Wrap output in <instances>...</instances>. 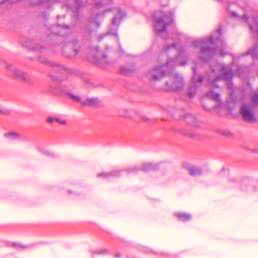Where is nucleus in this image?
Listing matches in <instances>:
<instances>
[{"label": "nucleus", "mask_w": 258, "mask_h": 258, "mask_svg": "<svg viewBox=\"0 0 258 258\" xmlns=\"http://www.w3.org/2000/svg\"><path fill=\"white\" fill-rule=\"evenodd\" d=\"M68 95L69 98L73 101L82 104L83 99L79 95L73 93H68Z\"/></svg>", "instance_id": "nucleus-7"}, {"label": "nucleus", "mask_w": 258, "mask_h": 258, "mask_svg": "<svg viewBox=\"0 0 258 258\" xmlns=\"http://www.w3.org/2000/svg\"><path fill=\"white\" fill-rule=\"evenodd\" d=\"M155 27L159 32L166 30V26L171 22V18L164 13L157 12L154 15Z\"/></svg>", "instance_id": "nucleus-2"}, {"label": "nucleus", "mask_w": 258, "mask_h": 258, "mask_svg": "<svg viewBox=\"0 0 258 258\" xmlns=\"http://www.w3.org/2000/svg\"><path fill=\"white\" fill-rule=\"evenodd\" d=\"M188 171H189V174L191 176H195V175H198V174L201 175L202 174L201 170H200L198 169L195 168H190L188 169Z\"/></svg>", "instance_id": "nucleus-10"}, {"label": "nucleus", "mask_w": 258, "mask_h": 258, "mask_svg": "<svg viewBox=\"0 0 258 258\" xmlns=\"http://www.w3.org/2000/svg\"><path fill=\"white\" fill-rule=\"evenodd\" d=\"M16 135V134L13 133H7L5 135V137L6 138H10L12 136Z\"/></svg>", "instance_id": "nucleus-13"}, {"label": "nucleus", "mask_w": 258, "mask_h": 258, "mask_svg": "<svg viewBox=\"0 0 258 258\" xmlns=\"http://www.w3.org/2000/svg\"><path fill=\"white\" fill-rule=\"evenodd\" d=\"M166 72L167 67L165 65L160 66L149 73V77L151 81H158L164 77Z\"/></svg>", "instance_id": "nucleus-4"}, {"label": "nucleus", "mask_w": 258, "mask_h": 258, "mask_svg": "<svg viewBox=\"0 0 258 258\" xmlns=\"http://www.w3.org/2000/svg\"><path fill=\"white\" fill-rule=\"evenodd\" d=\"M166 84L169 88L177 90L182 89L184 86L182 79L179 77L174 78L173 80L167 82Z\"/></svg>", "instance_id": "nucleus-5"}, {"label": "nucleus", "mask_w": 258, "mask_h": 258, "mask_svg": "<svg viewBox=\"0 0 258 258\" xmlns=\"http://www.w3.org/2000/svg\"><path fill=\"white\" fill-rule=\"evenodd\" d=\"M152 165L151 164H145L142 167V170L145 172H147L151 168Z\"/></svg>", "instance_id": "nucleus-12"}, {"label": "nucleus", "mask_w": 258, "mask_h": 258, "mask_svg": "<svg viewBox=\"0 0 258 258\" xmlns=\"http://www.w3.org/2000/svg\"><path fill=\"white\" fill-rule=\"evenodd\" d=\"M250 107L251 104L249 103L242 102L240 112L244 120L247 122H254L256 120L255 117Z\"/></svg>", "instance_id": "nucleus-3"}, {"label": "nucleus", "mask_w": 258, "mask_h": 258, "mask_svg": "<svg viewBox=\"0 0 258 258\" xmlns=\"http://www.w3.org/2000/svg\"><path fill=\"white\" fill-rule=\"evenodd\" d=\"M5 67L13 79L24 83H31L29 76L21 69L10 63L6 64Z\"/></svg>", "instance_id": "nucleus-1"}, {"label": "nucleus", "mask_w": 258, "mask_h": 258, "mask_svg": "<svg viewBox=\"0 0 258 258\" xmlns=\"http://www.w3.org/2000/svg\"><path fill=\"white\" fill-rule=\"evenodd\" d=\"M47 121L50 124H52L53 123L54 121H55L60 124L64 125L66 124V121L57 118H54L52 117H49L47 119Z\"/></svg>", "instance_id": "nucleus-9"}, {"label": "nucleus", "mask_w": 258, "mask_h": 258, "mask_svg": "<svg viewBox=\"0 0 258 258\" xmlns=\"http://www.w3.org/2000/svg\"><path fill=\"white\" fill-rule=\"evenodd\" d=\"M176 215L178 219L182 222L187 221L191 219V216L185 213H178Z\"/></svg>", "instance_id": "nucleus-8"}, {"label": "nucleus", "mask_w": 258, "mask_h": 258, "mask_svg": "<svg viewBox=\"0 0 258 258\" xmlns=\"http://www.w3.org/2000/svg\"><path fill=\"white\" fill-rule=\"evenodd\" d=\"M251 103H250L251 105L252 104L254 106H258V95H254L251 97Z\"/></svg>", "instance_id": "nucleus-11"}, {"label": "nucleus", "mask_w": 258, "mask_h": 258, "mask_svg": "<svg viewBox=\"0 0 258 258\" xmlns=\"http://www.w3.org/2000/svg\"><path fill=\"white\" fill-rule=\"evenodd\" d=\"M213 97L217 101L220 100V96L218 94L215 95Z\"/></svg>", "instance_id": "nucleus-14"}, {"label": "nucleus", "mask_w": 258, "mask_h": 258, "mask_svg": "<svg viewBox=\"0 0 258 258\" xmlns=\"http://www.w3.org/2000/svg\"><path fill=\"white\" fill-rule=\"evenodd\" d=\"M115 19H113V23L114 24L115 23Z\"/></svg>", "instance_id": "nucleus-16"}, {"label": "nucleus", "mask_w": 258, "mask_h": 258, "mask_svg": "<svg viewBox=\"0 0 258 258\" xmlns=\"http://www.w3.org/2000/svg\"><path fill=\"white\" fill-rule=\"evenodd\" d=\"M98 100L96 98H89L83 100L82 105L84 106H93L98 103Z\"/></svg>", "instance_id": "nucleus-6"}, {"label": "nucleus", "mask_w": 258, "mask_h": 258, "mask_svg": "<svg viewBox=\"0 0 258 258\" xmlns=\"http://www.w3.org/2000/svg\"><path fill=\"white\" fill-rule=\"evenodd\" d=\"M122 71L125 74H127L128 73V71L124 70V69H122Z\"/></svg>", "instance_id": "nucleus-15"}]
</instances>
